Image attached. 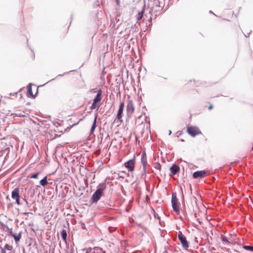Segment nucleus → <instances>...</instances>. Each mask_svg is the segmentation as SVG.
Returning a JSON list of instances; mask_svg holds the SVG:
<instances>
[{
    "instance_id": "1",
    "label": "nucleus",
    "mask_w": 253,
    "mask_h": 253,
    "mask_svg": "<svg viewBox=\"0 0 253 253\" xmlns=\"http://www.w3.org/2000/svg\"><path fill=\"white\" fill-rule=\"evenodd\" d=\"M106 188V186L105 183H101L99 184L97 187V190L93 194L91 201L92 203H96L102 196L103 191Z\"/></svg>"
},
{
    "instance_id": "2",
    "label": "nucleus",
    "mask_w": 253,
    "mask_h": 253,
    "mask_svg": "<svg viewBox=\"0 0 253 253\" xmlns=\"http://www.w3.org/2000/svg\"><path fill=\"white\" fill-rule=\"evenodd\" d=\"M102 91L101 89H99L97 91V93L95 96L93 100V102L90 106L91 109H98L100 105L99 102H100L102 98Z\"/></svg>"
},
{
    "instance_id": "3",
    "label": "nucleus",
    "mask_w": 253,
    "mask_h": 253,
    "mask_svg": "<svg viewBox=\"0 0 253 253\" xmlns=\"http://www.w3.org/2000/svg\"><path fill=\"white\" fill-rule=\"evenodd\" d=\"M178 238L180 241L182 247L187 250L189 248V244L187 241L186 237L182 234L181 231H179L178 234Z\"/></svg>"
},
{
    "instance_id": "4",
    "label": "nucleus",
    "mask_w": 253,
    "mask_h": 253,
    "mask_svg": "<svg viewBox=\"0 0 253 253\" xmlns=\"http://www.w3.org/2000/svg\"><path fill=\"white\" fill-rule=\"evenodd\" d=\"M177 199L176 197V193L173 192L172 193V197H171V204L172 207L174 211H175L177 213H179V208L177 204Z\"/></svg>"
},
{
    "instance_id": "5",
    "label": "nucleus",
    "mask_w": 253,
    "mask_h": 253,
    "mask_svg": "<svg viewBox=\"0 0 253 253\" xmlns=\"http://www.w3.org/2000/svg\"><path fill=\"white\" fill-rule=\"evenodd\" d=\"M187 132L192 137L201 134V131L196 126H190L187 127Z\"/></svg>"
},
{
    "instance_id": "6",
    "label": "nucleus",
    "mask_w": 253,
    "mask_h": 253,
    "mask_svg": "<svg viewBox=\"0 0 253 253\" xmlns=\"http://www.w3.org/2000/svg\"><path fill=\"white\" fill-rule=\"evenodd\" d=\"M19 189L18 188H15L11 192V198L15 200V203L17 205H21L20 202Z\"/></svg>"
},
{
    "instance_id": "7",
    "label": "nucleus",
    "mask_w": 253,
    "mask_h": 253,
    "mask_svg": "<svg viewBox=\"0 0 253 253\" xmlns=\"http://www.w3.org/2000/svg\"><path fill=\"white\" fill-rule=\"evenodd\" d=\"M141 162L143 165V173L142 174L143 176L146 173L147 156L145 152H143L141 155Z\"/></svg>"
},
{
    "instance_id": "8",
    "label": "nucleus",
    "mask_w": 253,
    "mask_h": 253,
    "mask_svg": "<svg viewBox=\"0 0 253 253\" xmlns=\"http://www.w3.org/2000/svg\"><path fill=\"white\" fill-rule=\"evenodd\" d=\"M134 159L129 160L124 164L125 167L127 168L130 171H132L134 170Z\"/></svg>"
},
{
    "instance_id": "9",
    "label": "nucleus",
    "mask_w": 253,
    "mask_h": 253,
    "mask_svg": "<svg viewBox=\"0 0 253 253\" xmlns=\"http://www.w3.org/2000/svg\"><path fill=\"white\" fill-rule=\"evenodd\" d=\"M134 111V107L132 101L129 100L126 106V112L128 115H132Z\"/></svg>"
},
{
    "instance_id": "10",
    "label": "nucleus",
    "mask_w": 253,
    "mask_h": 253,
    "mask_svg": "<svg viewBox=\"0 0 253 253\" xmlns=\"http://www.w3.org/2000/svg\"><path fill=\"white\" fill-rule=\"evenodd\" d=\"M125 105L124 102H121L118 111L117 115V118L119 119V120H121V119L122 118V114L124 110Z\"/></svg>"
},
{
    "instance_id": "11",
    "label": "nucleus",
    "mask_w": 253,
    "mask_h": 253,
    "mask_svg": "<svg viewBox=\"0 0 253 253\" xmlns=\"http://www.w3.org/2000/svg\"><path fill=\"white\" fill-rule=\"evenodd\" d=\"M206 172L205 170L197 171L193 173V177L194 178H197L198 177H202L206 176Z\"/></svg>"
},
{
    "instance_id": "12",
    "label": "nucleus",
    "mask_w": 253,
    "mask_h": 253,
    "mask_svg": "<svg viewBox=\"0 0 253 253\" xmlns=\"http://www.w3.org/2000/svg\"><path fill=\"white\" fill-rule=\"evenodd\" d=\"M171 173L173 175L176 174L180 170L179 167L175 164H173L169 169Z\"/></svg>"
},
{
    "instance_id": "13",
    "label": "nucleus",
    "mask_w": 253,
    "mask_h": 253,
    "mask_svg": "<svg viewBox=\"0 0 253 253\" xmlns=\"http://www.w3.org/2000/svg\"><path fill=\"white\" fill-rule=\"evenodd\" d=\"M144 8H143V9L141 11L138 12V13L136 15V18L137 21H139L142 18L143 15H144Z\"/></svg>"
},
{
    "instance_id": "14",
    "label": "nucleus",
    "mask_w": 253,
    "mask_h": 253,
    "mask_svg": "<svg viewBox=\"0 0 253 253\" xmlns=\"http://www.w3.org/2000/svg\"><path fill=\"white\" fill-rule=\"evenodd\" d=\"M96 121H97V115H96L95 116L94 121H93L92 126L91 129H90V133H92L94 131L95 128L96 126Z\"/></svg>"
},
{
    "instance_id": "15",
    "label": "nucleus",
    "mask_w": 253,
    "mask_h": 253,
    "mask_svg": "<svg viewBox=\"0 0 253 253\" xmlns=\"http://www.w3.org/2000/svg\"><path fill=\"white\" fill-rule=\"evenodd\" d=\"M40 183L41 185L44 187L45 186L48 184V182L47 180V176H45L43 179H42L40 181Z\"/></svg>"
},
{
    "instance_id": "16",
    "label": "nucleus",
    "mask_w": 253,
    "mask_h": 253,
    "mask_svg": "<svg viewBox=\"0 0 253 253\" xmlns=\"http://www.w3.org/2000/svg\"><path fill=\"white\" fill-rule=\"evenodd\" d=\"M21 236V232H20L18 234L14 233V234L13 235H12V237L14 238V239L16 242H18L20 240Z\"/></svg>"
},
{
    "instance_id": "17",
    "label": "nucleus",
    "mask_w": 253,
    "mask_h": 253,
    "mask_svg": "<svg viewBox=\"0 0 253 253\" xmlns=\"http://www.w3.org/2000/svg\"><path fill=\"white\" fill-rule=\"evenodd\" d=\"M67 234L66 231L65 229H63L61 232V236L62 239L65 242L66 241L67 239Z\"/></svg>"
},
{
    "instance_id": "18",
    "label": "nucleus",
    "mask_w": 253,
    "mask_h": 253,
    "mask_svg": "<svg viewBox=\"0 0 253 253\" xmlns=\"http://www.w3.org/2000/svg\"><path fill=\"white\" fill-rule=\"evenodd\" d=\"M3 248L8 253H10V252L11 251L13 248L12 246L8 244H6Z\"/></svg>"
},
{
    "instance_id": "19",
    "label": "nucleus",
    "mask_w": 253,
    "mask_h": 253,
    "mask_svg": "<svg viewBox=\"0 0 253 253\" xmlns=\"http://www.w3.org/2000/svg\"><path fill=\"white\" fill-rule=\"evenodd\" d=\"M28 93L29 94V95L31 96V97H34V96L33 94V92H32V86H31V84H30L28 86Z\"/></svg>"
},
{
    "instance_id": "20",
    "label": "nucleus",
    "mask_w": 253,
    "mask_h": 253,
    "mask_svg": "<svg viewBox=\"0 0 253 253\" xmlns=\"http://www.w3.org/2000/svg\"><path fill=\"white\" fill-rule=\"evenodd\" d=\"M154 167L158 169V170H160L161 169V166L160 165V164L158 162H156L154 164Z\"/></svg>"
},
{
    "instance_id": "21",
    "label": "nucleus",
    "mask_w": 253,
    "mask_h": 253,
    "mask_svg": "<svg viewBox=\"0 0 253 253\" xmlns=\"http://www.w3.org/2000/svg\"><path fill=\"white\" fill-rule=\"evenodd\" d=\"M243 248L246 250L253 252V246L246 245L243 247Z\"/></svg>"
},
{
    "instance_id": "22",
    "label": "nucleus",
    "mask_w": 253,
    "mask_h": 253,
    "mask_svg": "<svg viewBox=\"0 0 253 253\" xmlns=\"http://www.w3.org/2000/svg\"><path fill=\"white\" fill-rule=\"evenodd\" d=\"M221 240H222V241L223 242H225V243H229V242L227 238L225 236L222 235L221 236Z\"/></svg>"
},
{
    "instance_id": "23",
    "label": "nucleus",
    "mask_w": 253,
    "mask_h": 253,
    "mask_svg": "<svg viewBox=\"0 0 253 253\" xmlns=\"http://www.w3.org/2000/svg\"><path fill=\"white\" fill-rule=\"evenodd\" d=\"M160 3V7L163 8L165 5V0H158Z\"/></svg>"
},
{
    "instance_id": "24",
    "label": "nucleus",
    "mask_w": 253,
    "mask_h": 253,
    "mask_svg": "<svg viewBox=\"0 0 253 253\" xmlns=\"http://www.w3.org/2000/svg\"><path fill=\"white\" fill-rule=\"evenodd\" d=\"M40 172H37V173H33V174H32L31 175V177L32 178H38V176L40 175Z\"/></svg>"
},
{
    "instance_id": "25",
    "label": "nucleus",
    "mask_w": 253,
    "mask_h": 253,
    "mask_svg": "<svg viewBox=\"0 0 253 253\" xmlns=\"http://www.w3.org/2000/svg\"><path fill=\"white\" fill-rule=\"evenodd\" d=\"M154 5L156 7H160V3L159 2V1H158V0H154Z\"/></svg>"
},
{
    "instance_id": "26",
    "label": "nucleus",
    "mask_w": 253,
    "mask_h": 253,
    "mask_svg": "<svg viewBox=\"0 0 253 253\" xmlns=\"http://www.w3.org/2000/svg\"><path fill=\"white\" fill-rule=\"evenodd\" d=\"M1 253H8L4 249L1 248Z\"/></svg>"
},
{
    "instance_id": "27",
    "label": "nucleus",
    "mask_w": 253,
    "mask_h": 253,
    "mask_svg": "<svg viewBox=\"0 0 253 253\" xmlns=\"http://www.w3.org/2000/svg\"><path fill=\"white\" fill-rule=\"evenodd\" d=\"M9 233H10V235H11L12 236V235H13L14 234V233H13L12 232V229H10Z\"/></svg>"
},
{
    "instance_id": "28",
    "label": "nucleus",
    "mask_w": 253,
    "mask_h": 253,
    "mask_svg": "<svg viewBox=\"0 0 253 253\" xmlns=\"http://www.w3.org/2000/svg\"><path fill=\"white\" fill-rule=\"evenodd\" d=\"M116 2L118 5H120V0H116Z\"/></svg>"
},
{
    "instance_id": "29",
    "label": "nucleus",
    "mask_w": 253,
    "mask_h": 253,
    "mask_svg": "<svg viewBox=\"0 0 253 253\" xmlns=\"http://www.w3.org/2000/svg\"><path fill=\"white\" fill-rule=\"evenodd\" d=\"M250 34V33H247V34H244V35H245V36L246 37H249V36Z\"/></svg>"
},
{
    "instance_id": "30",
    "label": "nucleus",
    "mask_w": 253,
    "mask_h": 253,
    "mask_svg": "<svg viewBox=\"0 0 253 253\" xmlns=\"http://www.w3.org/2000/svg\"><path fill=\"white\" fill-rule=\"evenodd\" d=\"M213 106L212 105H211L209 107V110H211Z\"/></svg>"
},
{
    "instance_id": "31",
    "label": "nucleus",
    "mask_w": 253,
    "mask_h": 253,
    "mask_svg": "<svg viewBox=\"0 0 253 253\" xmlns=\"http://www.w3.org/2000/svg\"><path fill=\"white\" fill-rule=\"evenodd\" d=\"M82 226L83 228L85 229V224L84 223L82 224Z\"/></svg>"
},
{
    "instance_id": "32",
    "label": "nucleus",
    "mask_w": 253,
    "mask_h": 253,
    "mask_svg": "<svg viewBox=\"0 0 253 253\" xmlns=\"http://www.w3.org/2000/svg\"><path fill=\"white\" fill-rule=\"evenodd\" d=\"M23 201H25V202L26 203H27V200L25 199H23Z\"/></svg>"
},
{
    "instance_id": "33",
    "label": "nucleus",
    "mask_w": 253,
    "mask_h": 253,
    "mask_svg": "<svg viewBox=\"0 0 253 253\" xmlns=\"http://www.w3.org/2000/svg\"><path fill=\"white\" fill-rule=\"evenodd\" d=\"M171 133V130H169V135H170Z\"/></svg>"
},
{
    "instance_id": "34",
    "label": "nucleus",
    "mask_w": 253,
    "mask_h": 253,
    "mask_svg": "<svg viewBox=\"0 0 253 253\" xmlns=\"http://www.w3.org/2000/svg\"><path fill=\"white\" fill-rule=\"evenodd\" d=\"M209 12H210V13H212V14H213V13L211 10H210Z\"/></svg>"
},
{
    "instance_id": "35",
    "label": "nucleus",
    "mask_w": 253,
    "mask_h": 253,
    "mask_svg": "<svg viewBox=\"0 0 253 253\" xmlns=\"http://www.w3.org/2000/svg\"><path fill=\"white\" fill-rule=\"evenodd\" d=\"M28 213H29V212H25V213H24V214H28Z\"/></svg>"
},
{
    "instance_id": "36",
    "label": "nucleus",
    "mask_w": 253,
    "mask_h": 253,
    "mask_svg": "<svg viewBox=\"0 0 253 253\" xmlns=\"http://www.w3.org/2000/svg\"><path fill=\"white\" fill-rule=\"evenodd\" d=\"M62 75H59L58 76H62Z\"/></svg>"
}]
</instances>
